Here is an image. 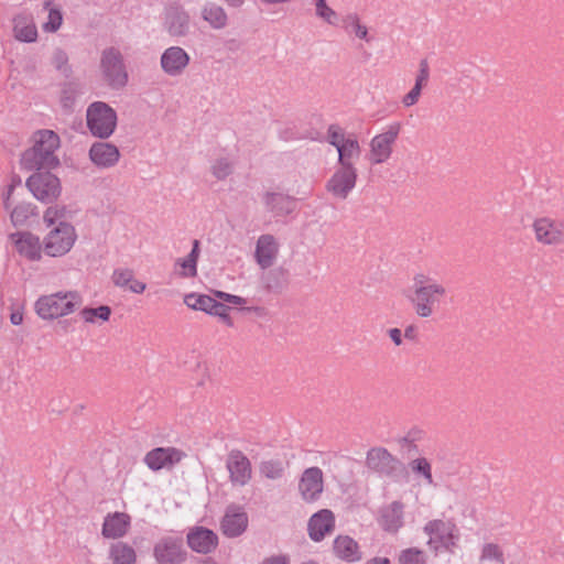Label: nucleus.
Wrapping results in <instances>:
<instances>
[{
    "label": "nucleus",
    "instance_id": "nucleus-1",
    "mask_svg": "<svg viewBox=\"0 0 564 564\" xmlns=\"http://www.w3.org/2000/svg\"><path fill=\"white\" fill-rule=\"evenodd\" d=\"M412 281L406 297L414 313L421 318L432 317L445 302L447 289L424 273L415 274Z\"/></svg>",
    "mask_w": 564,
    "mask_h": 564
},
{
    "label": "nucleus",
    "instance_id": "nucleus-2",
    "mask_svg": "<svg viewBox=\"0 0 564 564\" xmlns=\"http://www.w3.org/2000/svg\"><path fill=\"white\" fill-rule=\"evenodd\" d=\"M33 145L22 153L21 167L26 171L53 170L59 165L56 151L61 145L57 133L52 130H37L33 134Z\"/></svg>",
    "mask_w": 564,
    "mask_h": 564
},
{
    "label": "nucleus",
    "instance_id": "nucleus-3",
    "mask_svg": "<svg viewBox=\"0 0 564 564\" xmlns=\"http://www.w3.org/2000/svg\"><path fill=\"white\" fill-rule=\"evenodd\" d=\"M83 303L77 291H59L42 295L34 303L35 313L45 321H53L74 313Z\"/></svg>",
    "mask_w": 564,
    "mask_h": 564
},
{
    "label": "nucleus",
    "instance_id": "nucleus-4",
    "mask_svg": "<svg viewBox=\"0 0 564 564\" xmlns=\"http://www.w3.org/2000/svg\"><path fill=\"white\" fill-rule=\"evenodd\" d=\"M326 142L337 150V166L358 170L356 164L361 156V147L354 133L347 134L339 124L333 123L327 128Z\"/></svg>",
    "mask_w": 564,
    "mask_h": 564
},
{
    "label": "nucleus",
    "instance_id": "nucleus-5",
    "mask_svg": "<svg viewBox=\"0 0 564 564\" xmlns=\"http://www.w3.org/2000/svg\"><path fill=\"white\" fill-rule=\"evenodd\" d=\"M117 120L116 110L104 101H95L87 108V127L94 137L109 138L116 130Z\"/></svg>",
    "mask_w": 564,
    "mask_h": 564
},
{
    "label": "nucleus",
    "instance_id": "nucleus-6",
    "mask_svg": "<svg viewBox=\"0 0 564 564\" xmlns=\"http://www.w3.org/2000/svg\"><path fill=\"white\" fill-rule=\"evenodd\" d=\"M366 467L381 477L397 480L405 473L402 462L384 447H372L366 455Z\"/></svg>",
    "mask_w": 564,
    "mask_h": 564
},
{
    "label": "nucleus",
    "instance_id": "nucleus-7",
    "mask_svg": "<svg viewBox=\"0 0 564 564\" xmlns=\"http://www.w3.org/2000/svg\"><path fill=\"white\" fill-rule=\"evenodd\" d=\"M25 185L32 195L44 204L55 202L62 193L61 181L51 173V170L35 171L26 178Z\"/></svg>",
    "mask_w": 564,
    "mask_h": 564
},
{
    "label": "nucleus",
    "instance_id": "nucleus-8",
    "mask_svg": "<svg viewBox=\"0 0 564 564\" xmlns=\"http://www.w3.org/2000/svg\"><path fill=\"white\" fill-rule=\"evenodd\" d=\"M77 234L73 225L66 221L48 231L43 240V252L48 257H63L70 251Z\"/></svg>",
    "mask_w": 564,
    "mask_h": 564
},
{
    "label": "nucleus",
    "instance_id": "nucleus-9",
    "mask_svg": "<svg viewBox=\"0 0 564 564\" xmlns=\"http://www.w3.org/2000/svg\"><path fill=\"white\" fill-rule=\"evenodd\" d=\"M401 130V122H392L370 140L368 160L371 165L382 164L391 158Z\"/></svg>",
    "mask_w": 564,
    "mask_h": 564
},
{
    "label": "nucleus",
    "instance_id": "nucleus-10",
    "mask_svg": "<svg viewBox=\"0 0 564 564\" xmlns=\"http://www.w3.org/2000/svg\"><path fill=\"white\" fill-rule=\"evenodd\" d=\"M100 68L104 79L112 89H121L127 85L128 72L119 50L106 48L101 54Z\"/></svg>",
    "mask_w": 564,
    "mask_h": 564
},
{
    "label": "nucleus",
    "instance_id": "nucleus-11",
    "mask_svg": "<svg viewBox=\"0 0 564 564\" xmlns=\"http://www.w3.org/2000/svg\"><path fill=\"white\" fill-rule=\"evenodd\" d=\"M535 241L542 246H564V218L541 216L533 220Z\"/></svg>",
    "mask_w": 564,
    "mask_h": 564
},
{
    "label": "nucleus",
    "instance_id": "nucleus-12",
    "mask_svg": "<svg viewBox=\"0 0 564 564\" xmlns=\"http://www.w3.org/2000/svg\"><path fill=\"white\" fill-rule=\"evenodd\" d=\"M153 556L156 564H182L187 558L183 538L166 535L161 538L153 546Z\"/></svg>",
    "mask_w": 564,
    "mask_h": 564
},
{
    "label": "nucleus",
    "instance_id": "nucleus-13",
    "mask_svg": "<svg viewBox=\"0 0 564 564\" xmlns=\"http://www.w3.org/2000/svg\"><path fill=\"white\" fill-rule=\"evenodd\" d=\"M358 170L336 166L325 184V189L337 199L345 200L356 187Z\"/></svg>",
    "mask_w": 564,
    "mask_h": 564
},
{
    "label": "nucleus",
    "instance_id": "nucleus-14",
    "mask_svg": "<svg viewBox=\"0 0 564 564\" xmlns=\"http://www.w3.org/2000/svg\"><path fill=\"white\" fill-rule=\"evenodd\" d=\"M184 303L187 307L195 311H203L214 316L220 317L228 326L232 321L228 314L229 307L207 294L189 293L184 296Z\"/></svg>",
    "mask_w": 564,
    "mask_h": 564
},
{
    "label": "nucleus",
    "instance_id": "nucleus-15",
    "mask_svg": "<svg viewBox=\"0 0 564 564\" xmlns=\"http://www.w3.org/2000/svg\"><path fill=\"white\" fill-rule=\"evenodd\" d=\"M299 492L301 498L312 503L319 499L324 490V475L319 467L306 468L299 480Z\"/></svg>",
    "mask_w": 564,
    "mask_h": 564
},
{
    "label": "nucleus",
    "instance_id": "nucleus-16",
    "mask_svg": "<svg viewBox=\"0 0 564 564\" xmlns=\"http://www.w3.org/2000/svg\"><path fill=\"white\" fill-rule=\"evenodd\" d=\"M249 518L243 507L229 505L220 521V529L227 538H238L243 534L248 528Z\"/></svg>",
    "mask_w": 564,
    "mask_h": 564
},
{
    "label": "nucleus",
    "instance_id": "nucleus-17",
    "mask_svg": "<svg viewBox=\"0 0 564 564\" xmlns=\"http://www.w3.org/2000/svg\"><path fill=\"white\" fill-rule=\"evenodd\" d=\"M226 467L234 485L245 486L250 481L252 476L251 463L241 451L232 449L229 452Z\"/></svg>",
    "mask_w": 564,
    "mask_h": 564
},
{
    "label": "nucleus",
    "instance_id": "nucleus-18",
    "mask_svg": "<svg viewBox=\"0 0 564 564\" xmlns=\"http://www.w3.org/2000/svg\"><path fill=\"white\" fill-rule=\"evenodd\" d=\"M10 239L21 257L28 259L29 261L41 260L43 242L40 241L37 236L30 231H18L11 234Z\"/></svg>",
    "mask_w": 564,
    "mask_h": 564
},
{
    "label": "nucleus",
    "instance_id": "nucleus-19",
    "mask_svg": "<svg viewBox=\"0 0 564 564\" xmlns=\"http://www.w3.org/2000/svg\"><path fill=\"white\" fill-rule=\"evenodd\" d=\"M185 454L175 447H156L148 452L144 456L145 465L153 471L162 468H171L178 464Z\"/></svg>",
    "mask_w": 564,
    "mask_h": 564
},
{
    "label": "nucleus",
    "instance_id": "nucleus-20",
    "mask_svg": "<svg viewBox=\"0 0 564 564\" xmlns=\"http://www.w3.org/2000/svg\"><path fill=\"white\" fill-rule=\"evenodd\" d=\"M424 532L430 536L427 544L435 552L440 550H449L454 544L452 528L448 522L443 520L429 521L424 527Z\"/></svg>",
    "mask_w": 564,
    "mask_h": 564
},
{
    "label": "nucleus",
    "instance_id": "nucleus-21",
    "mask_svg": "<svg viewBox=\"0 0 564 564\" xmlns=\"http://www.w3.org/2000/svg\"><path fill=\"white\" fill-rule=\"evenodd\" d=\"M191 61L186 51L180 46L167 47L161 55L160 64L163 72L176 77L184 73Z\"/></svg>",
    "mask_w": 564,
    "mask_h": 564
},
{
    "label": "nucleus",
    "instance_id": "nucleus-22",
    "mask_svg": "<svg viewBox=\"0 0 564 564\" xmlns=\"http://www.w3.org/2000/svg\"><path fill=\"white\" fill-rule=\"evenodd\" d=\"M186 541L194 552L200 554L212 553L218 545L217 534L205 527L192 528L186 535Z\"/></svg>",
    "mask_w": 564,
    "mask_h": 564
},
{
    "label": "nucleus",
    "instance_id": "nucleus-23",
    "mask_svg": "<svg viewBox=\"0 0 564 564\" xmlns=\"http://www.w3.org/2000/svg\"><path fill=\"white\" fill-rule=\"evenodd\" d=\"M263 204L273 217H284L292 214L296 208V199L280 192H265L262 197Z\"/></svg>",
    "mask_w": 564,
    "mask_h": 564
},
{
    "label": "nucleus",
    "instance_id": "nucleus-24",
    "mask_svg": "<svg viewBox=\"0 0 564 564\" xmlns=\"http://www.w3.org/2000/svg\"><path fill=\"white\" fill-rule=\"evenodd\" d=\"M279 253V243L273 235H261L256 245L254 258L263 270L273 265Z\"/></svg>",
    "mask_w": 564,
    "mask_h": 564
},
{
    "label": "nucleus",
    "instance_id": "nucleus-25",
    "mask_svg": "<svg viewBox=\"0 0 564 564\" xmlns=\"http://www.w3.org/2000/svg\"><path fill=\"white\" fill-rule=\"evenodd\" d=\"M334 528L335 518L333 512L328 509H322L314 513L307 524L308 535L315 542L322 541Z\"/></svg>",
    "mask_w": 564,
    "mask_h": 564
},
{
    "label": "nucleus",
    "instance_id": "nucleus-26",
    "mask_svg": "<svg viewBox=\"0 0 564 564\" xmlns=\"http://www.w3.org/2000/svg\"><path fill=\"white\" fill-rule=\"evenodd\" d=\"M89 159L96 166L109 169L118 163L120 152L112 143L95 142L89 149Z\"/></svg>",
    "mask_w": 564,
    "mask_h": 564
},
{
    "label": "nucleus",
    "instance_id": "nucleus-27",
    "mask_svg": "<svg viewBox=\"0 0 564 564\" xmlns=\"http://www.w3.org/2000/svg\"><path fill=\"white\" fill-rule=\"evenodd\" d=\"M131 518L124 512L108 513L102 523L101 534L106 539H120L130 528Z\"/></svg>",
    "mask_w": 564,
    "mask_h": 564
},
{
    "label": "nucleus",
    "instance_id": "nucleus-28",
    "mask_svg": "<svg viewBox=\"0 0 564 564\" xmlns=\"http://www.w3.org/2000/svg\"><path fill=\"white\" fill-rule=\"evenodd\" d=\"M14 191V185L11 184L7 187L3 198V207L7 212L10 210V219L13 226L24 225L31 217L36 215V206L32 203L22 202L11 209L10 197Z\"/></svg>",
    "mask_w": 564,
    "mask_h": 564
},
{
    "label": "nucleus",
    "instance_id": "nucleus-29",
    "mask_svg": "<svg viewBox=\"0 0 564 564\" xmlns=\"http://www.w3.org/2000/svg\"><path fill=\"white\" fill-rule=\"evenodd\" d=\"M378 523L382 530L395 533L403 525V503L393 501L380 510Z\"/></svg>",
    "mask_w": 564,
    "mask_h": 564
},
{
    "label": "nucleus",
    "instance_id": "nucleus-30",
    "mask_svg": "<svg viewBox=\"0 0 564 564\" xmlns=\"http://www.w3.org/2000/svg\"><path fill=\"white\" fill-rule=\"evenodd\" d=\"M13 33L18 41L32 43L37 39V29L30 13H19L13 18Z\"/></svg>",
    "mask_w": 564,
    "mask_h": 564
},
{
    "label": "nucleus",
    "instance_id": "nucleus-31",
    "mask_svg": "<svg viewBox=\"0 0 564 564\" xmlns=\"http://www.w3.org/2000/svg\"><path fill=\"white\" fill-rule=\"evenodd\" d=\"M111 281L116 286L129 290L135 294H142L147 289V284L137 280L134 278L133 270L128 268L115 269L111 275Z\"/></svg>",
    "mask_w": 564,
    "mask_h": 564
},
{
    "label": "nucleus",
    "instance_id": "nucleus-32",
    "mask_svg": "<svg viewBox=\"0 0 564 564\" xmlns=\"http://www.w3.org/2000/svg\"><path fill=\"white\" fill-rule=\"evenodd\" d=\"M334 552L337 557L347 562L361 560V552L358 543L348 535H339L334 540Z\"/></svg>",
    "mask_w": 564,
    "mask_h": 564
},
{
    "label": "nucleus",
    "instance_id": "nucleus-33",
    "mask_svg": "<svg viewBox=\"0 0 564 564\" xmlns=\"http://www.w3.org/2000/svg\"><path fill=\"white\" fill-rule=\"evenodd\" d=\"M202 18L215 30L225 29L228 24V15L225 9L215 2H206L204 4Z\"/></svg>",
    "mask_w": 564,
    "mask_h": 564
},
{
    "label": "nucleus",
    "instance_id": "nucleus-34",
    "mask_svg": "<svg viewBox=\"0 0 564 564\" xmlns=\"http://www.w3.org/2000/svg\"><path fill=\"white\" fill-rule=\"evenodd\" d=\"M199 257V241H193L191 252L184 259H177L175 271L182 278H194L197 275V260Z\"/></svg>",
    "mask_w": 564,
    "mask_h": 564
},
{
    "label": "nucleus",
    "instance_id": "nucleus-35",
    "mask_svg": "<svg viewBox=\"0 0 564 564\" xmlns=\"http://www.w3.org/2000/svg\"><path fill=\"white\" fill-rule=\"evenodd\" d=\"M109 558L112 564H135V550L126 542L112 543L109 547Z\"/></svg>",
    "mask_w": 564,
    "mask_h": 564
},
{
    "label": "nucleus",
    "instance_id": "nucleus-36",
    "mask_svg": "<svg viewBox=\"0 0 564 564\" xmlns=\"http://www.w3.org/2000/svg\"><path fill=\"white\" fill-rule=\"evenodd\" d=\"M425 438V432L419 427H413L406 432V434L399 440V445L404 455L411 458L419 454V443Z\"/></svg>",
    "mask_w": 564,
    "mask_h": 564
},
{
    "label": "nucleus",
    "instance_id": "nucleus-37",
    "mask_svg": "<svg viewBox=\"0 0 564 564\" xmlns=\"http://www.w3.org/2000/svg\"><path fill=\"white\" fill-rule=\"evenodd\" d=\"M264 286L270 292H280L288 283V271L283 268L270 270L264 276Z\"/></svg>",
    "mask_w": 564,
    "mask_h": 564
},
{
    "label": "nucleus",
    "instance_id": "nucleus-38",
    "mask_svg": "<svg viewBox=\"0 0 564 564\" xmlns=\"http://www.w3.org/2000/svg\"><path fill=\"white\" fill-rule=\"evenodd\" d=\"M79 316L85 323L95 324L97 321L108 322L111 316V308L108 305L98 307H84L79 312Z\"/></svg>",
    "mask_w": 564,
    "mask_h": 564
},
{
    "label": "nucleus",
    "instance_id": "nucleus-39",
    "mask_svg": "<svg viewBox=\"0 0 564 564\" xmlns=\"http://www.w3.org/2000/svg\"><path fill=\"white\" fill-rule=\"evenodd\" d=\"M398 564H426V554L417 547L402 550L398 556Z\"/></svg>",
    "mask_w": 564,
    "mask_h": 564
},
{
    "label": "nucleus",
    "instance_id": "nucleus-40",
    "mask_svg": "<svg viewBox=\"0 0 564 564\" xmlns=\"http://www.w3.org/2000/svg\"><path fill=\"white\" fill-rule=\"evenodd\" d=\"M409 466L415 475H421L427 484H433L432 467L426 458H414L409 463Z\"/></svg>",
    "mask_w": 564,
    "mask_h": 564
},
{
    "label": "nucleus",
    "instance_id": "nucleus-41",
    "mask_svg": "<svg viewBox=\"0 0 564 564\" xmlns=\"http://www.w3.org/2000/svg\"><path fill=\"white\" fill-rule=\"evenodd\" d=\"M260 473L269 479H279L284 474V467L280 460H264L260 464Z\"/></svg>",
    "mask_w": 564,
    "mask_h": 564
},
{
    "label": "nucleus",
    "instance_id": "nucleus-42",
    "mask_svg": "<svg viewBox=\"0 0 564 564\" xmlns=\"http://www.w3.org/2000/svg\"><path fill=\"white\" fill-rule=\"evenodd\" d=\"M46 10L48 11L47 21L43 23L42 29L44 32L54 33L63 23V14L58 8L52 7V4Z\"/></svg>",
    "mask_w": 564,
    "mask_h": 564
},
{
    "label": "nucleus",
    "instance_id": "nucleus-43",
    "mask_svg": "<svg viewBox=\"0 0 564 564\" xmlns=\"http://www.w3.org/2000/svg\"><path fill=\"white\" fill-rule=\"evenodd\" d=\"M79 94L78 86L75 83H65L61 91V105L64 109L70 110L75 99Z\"/></svg>",
    "mask_w": 564,
    "mask_h": 564
},
{
    "label": "nucleus",
    "instance_id": "nucleus-44",
    "mask_svg": "<svg viewBox=\"0 0 564 564\" xmlns=\"http://www.w3.org/2000/svg\"><path fill=\"white\" fill-rule=\"evenodd\" d=\"M344 24L347 30L350 26L357 37L365 40L367 42L370 41V37H368V29L365 25L360 24L359 18L356 13L348 14L344 19Z\"/></svg>",
    "mask_w": 564,
    "mask_h": 564
},
{
    "label": "nucleus",
    "instance_id": "nucleus-45",
    "mask_svg": "<svg viewBox=\"0 0 564 564\" xmlns=\"http://www.w3.org/2000/svg\"><path fill=\"white\" fill-rule=\"evenodd\" d=\"M188 29V15L186 13H177L173 17L170 24V32L173 35H184Z\"/></svg>",
    "mask_w": 564,
    "mask_h": 564
},
{
    "label": "nucleus",
    "instance_id": "nucleus-46",
    "mask_svg": "<svg viewBox=\"0 0 564 564\" xmlns=\"http://www.w3.org/2000/svg\"><path fill=\"white\" fill-rule=\"evenodd\" d=\"M316 15L329 24H335L337 13L327 6L325 0H315Z\"/></svg>",
    "mask_w": 564,
    "mask_h": 564
},
{
    "label": "nucleus",
    "instance_id": "nucleus-47",
    "mask_svg": "<svg viewBox=\"0 0 564 564\" xmlns=\"http://www.w3.org/2000/svg\"><path fill=\"white\" fill-rule=\"evenodd\" d=\"M212 171L217 180H225L232 173V165L227 159H218L214 163Z\"/></svg>",
    "mask_w": 564,
    "mask_h": 564
},
{
    "label": "nucleus",
    "instance_id": "nucleus-48",
    "mask_svg": "<svg viewBox=\"0 0 564 564\" xmlns=\"http://www.w3.org/2000/svg\"><path fill=\"white\" fill-rule=\"evenodd\" d=\"M64 214L65 207L51 206L44 212L43 220L47 226H52L57 219L64 217Z\"/></svg>",
    "mask_w": 564,
    "mask_h": 564
},
{
    "label": "nucleus",
    "instance_id": "nucleus-49",
    "mask_svg": "<svg viewBox=\"0 0 564 564\" xmlns=\"http://www.w3.org/2000/svg\"><path fill=\"white\" fill-rule=\"evenodd\" d=\"M53 65L61 72H63L64 74H67L70 68L68 66V56L67 54L61 50V48H57L55 52H54V55H53Z\"/></svg>",
    "mask_w": 564,
    "mask_h": 564
},
{
    "label": "nucleus",
    "instance_id": "nucleus-50",
    "mask_svg": "<svg viewBox=\"0 0 564 564\" xmlns=\"http://www.w3.org/2000/svg\"><path fill=\"white\" fill-rule=\"evenodd\" d=\"M482 557L488 560H497L503 562V554L500 547L494 543H487L482 547Z\"/></svg>",
    "mask_w": 564,
    "mask_h": 564
},
{
    "label": "nucleus",
    "instance_id": "nucleus-51",
    "mask_svg": "<svg viewBox=\"0 0 564 564\" xmlns=\"http://www.w3.org/2000/svg\"><path fill=\"white\" fill-rule=\"evenodd\" d=\"M430 78V67L426 59H422L419 65V73L415 78L416 86L425 87Z\"/></svg>",
    "mask_w": 564,
    "mask_h": 564
},
{
    "label": "nucleus",
    "instance_id": "nucleus-52",
    "mask_svg": "<svg viewBox=\"0 0 564 564\" xmlns=\"http://www.w3.org/2000/svg\"><path fill=\"white\" fill-rule=\"evenodd\" d=\"M422 89H423L422 87L414 85L412 87V89L406 95L403 96V98H402L403 106L404 107L414 106L421 97Z\"/></svg>",
    "mask_w": 564,
    "mask_h": 564
},
{
    "label": "nucleus",
    "instance_id": "nucleus-53",
    "mask_svg": "<svg viewBox=\"0 0 564 564\" xmlns=\"http://www.w3.org/2000/svg\"><path fill=\"white\" fill-rule=\"evenodd\" d=\"M260 564H290V557L286 554H279L265 557Z\"/></svg>",
    "mask_w": 564,
    "mask_h": 564
},
{
    "label": "nucleus",
    "instance_id": "nucleus-54",
    "mask_svg": "<svg viewBox=\"0 0 564 564\" xmlns=\"http://www.w3.org/2000/svg\"><path fill=\"white\" fill-rule=\"evenodd\" d=\"M388 335L395 346H401L403 344L402 332L400 328H390L388 330Z\"/></svg>",
    "mask_w": 564,
    "mask_h": 564
},
{
    "label": "nucleus",
    "instance_id": "nucleus-55",
    "mask_svg": "<svg viewBox=\"0 0 564 564\" xmlns=\"http://www.w3.org/2000/svg\"><path fill=\"white\" fill-rule=\"evenodd\" d=\"M404 338L409 340H416L417 339V327L414 324H410L404 328Z\"/></svg>",
    "mask_w": 564,
    "mask_h": 564
},
{
    "label": "nucleus",
    "instance_id": "nucleus-56",
    "mask_svg": "<svg viewBox=\"0 0 564 564\" xmlns=\"http://www.w3.org/2000/svg\"><path fill=\"white\" fill-rule=\"evenodd\" d=\"M279 135H280V139H282L284 141H291V140L297 139L296 132L291 128L281 130Z\"/></svg>",
    "mask_w": 564,
    "mask_h": 564
},
{
    "label": "nucleus",
    "instance_id": "nucleus-57",
    "mask_svg": "<svg viewBox=\"0 0 564 564\" xmlns=\"http://www.w3.org/2000/svg\"><path fill=\"white\" fill-rule=\"evenodd\" d=\"M227 302L235 305H243L247 303V300L238 295L229 294Z\"/></svg>",
    "mask_w": 564,
    "mask_h": 564
},
{
    "label": "nucleus",
    "instance_id": "nucleus-58",
    "mask_svg": "<svg viewBox=\"0 0 564 564\" xmlns=\"http://www.w3.org/2000/svg\"><path fill=\"white\" fill-rule=\"evenodd\" d=\"M10 321L13 325H20L23 322L22 313L13 312L10 316Z\"/></svg>",
    "mask_w": 564,
    "mask_h": 564
},
{
    "label": "nucleus",
    "instance_id": "nucleus-59",
    "mask_svg": "<svg viewBox=\"0 0 564 564\" xmlns=\"http://www.w3.org/2000/svg\"><path fill=\"white\" fill-rule=\"evenodd\" d=\"M367 564H390L387 557H375L367 562Z\"/></svg>",
    "mask_w": 564,
    "mask_h": 564
},
{
    "label": "nucleus",
    "instance_id": "nucleus-60",
    "mask_svg": "<svg viewBox=\"0 0 564 564\" xmlns=\"http://www.w3.org/2000/svg\"><path fill=\"white\" fill-rule=\"evenodd\" d=\"M229 7L239 8L243 4L245 0H224Z\"/></svg>",
    "mask_w": 564,
    "mask_h": 564
},
{
    "label": "nucleus",
    "instance_id": "nucleus-61",
    "mask_svg": "<svg viewBox=\"0 0 564 564\" xmlns=\"http://www.w3.org/2000/svg\"><path fill=\"white\" fill-rule=\"evenodd\" d=\"M215 295H216L218 299H220V300H223V301L227 302V296H229V293H225V292H223V291H216V292H215Z\"/></svg>",
    "mask_w": 564,
    "mask_h": 564
},
{
    "label": "nucleus",
    "instance_id": "nucleus-62",
    "mask_svg": "<svg viewBox=\"0 0 564 564\" xmlns=\"http://www.w3.org/2000/svg\"><path fill=\"white\" fill-rule=\"evenodd\" d=\"M200 564H218V563L215 560H213L212 557H206L200 561Z\"/></svg>",
    "mask_w": 564,
    "mask_h": 564
},
{
    "label": "nucleus",
    "instance_id": "nucleus-63",
    "mask_svg": "<svg viewBox=\"0 0 564 564\" xmlns=\"http://www.w3.org/2000/svg\"><path fill=\"white\" fill-rule=\"evenodd\" d=\"M54 0H44L43 9H48V7L53 3Z\"/></svg>",
    "mask_w": 564,
    "mask_h": 564
},
{
    "label": "nucleus",
    "instance_id": "nucleus-64",
    "mask_svg": "<svg viewBox=\"0 0 564 564\" xmlns=\"http://www.w3.org/2000/svg\"><path fill=\"white\" fill-rule=\"evenodd\" d=\"M68 324H69V322H68L67 319L59 322V325H61L64 329H66V327L68 326Z\"/></svg>",
    "mask_w": 564,
    "mask_h": 564
}]
</instances>
